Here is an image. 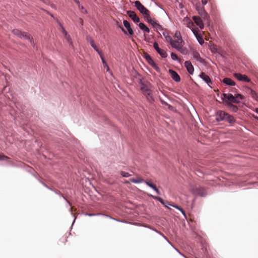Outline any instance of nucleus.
<instances>
[{
  "mask_svg": "<svg viewBox=\"0 0 258 258\" xmlns=\"http://www.w3.org/2000/svg\"><path fill=\"white\" fill-rule=\"evenodd\" d=\"M216 120L218 121L225 120L230 123L235 122V119L232 116L222 110H219L217 112Z\"/></svg>",
  "mask_w": 258,
  "mask_h": 258,
  "instance_id": "f257e3e1",
  "label": "nucleus"
},
{
  "mask_svg": "<svg viewBox=\"0 0 258 258\" xmlns=\"http://www.w3.org/2000/svg\"><path fill=\"white\" fill-rule=\"evenodd\" d=\"M13 33L17 36L20 38H25L29 40L30 42L32 45H34V42L33 38L31 37V36L28 34L27 33L24 32H22L18 29H14L12 31Z\"/></svg>",
  "mask_w": 258,
  "mask_h": 258,
  "instance_id": "f03ea898",
  "label": "nucleus"
},
{
  "mask_svg": "<svg viewBox=\"0 0 258 258\" xmlns=\"http://www.w3.org/2000/svg\"><path fill=\"white\" fill-rule=\"evenodd\" d=\"M154 199H157V200H158L161 204H162L165 207L169 209V208L168 207V206H167V204L169 205H170L171 206H172L173 207H174L176 209L179 210V211H181V212L182 213V214L184 215V216L185 217H186V214H185V213L184 212V211L183 210V209H182L181 207H180L179 206L176 205H174V204H170L168 202H165L164 201V200L160 198V197H153Z\"/></svg>",
  "mask_w": 258,
  "mask_h": 258,
  "instance_id": "7ed1b4c3",
  "label": "nucleus"
},
{
  "mask_svg": "<svg viewBox=\"0 0 258 258\" xmlns=\"http://www.w3.org/2000/svg\"><path fill=\"white\" fill-rule=\"evenodd\" d=\"M191 192L196 196L204 197L206 195V190L201 186L195 187L191 189Z\"/></svg>",
  "mask_w": 258,
  "mask_h": 258,
  "instance_id": "20e7f679",
  "label": "nucleus"
},
{
  "mask_svg": "<svg viewBox=\"0 0 258 258\" xmlns=\"http://www.w3.org/2000/svg\"><path fill=\"white\" fill-rule=\"evenodd\" d=\"M135 7L137 9L142 13L143 15L148 14V13L149 12V11L139 1H136L135 2Z\"/></svg>",
  "mask_w": 258,
  "mask_h": 258,
  "instance_id": "39448f33",
  "label": "nucleus"
},
{
  "mask_svg": "<svg viewBox=\"0 0 258 258\" xmlns=\"http://www.w3.org/2000/svg\"><path fill=\"white\" fill-rule=\"evenodd\" d=\"M183 24L186 27L190 29L192 32L194 29H198V28L195 27L194 23L188 17H185L183 20Z\"/></svg>",
  "mask_w": 258,
  "mask_h": 258,
  "instance_id": "423d86ee",
  "label": "nucleus"
},
{
  "mask_svg": "<svg viewBox=\"0 0 258 258\" xmlns=\"http://www.w3.org/2000/svg\"><path fill=\"white\" fill-rule=\"evenodd\" d=\"M183 44L184 41H183L182 38L173 39L170 44L172 47L176 49L178 48H179V47L181 46V45H183Z\"/></svg>",
  "mask_w": 258,
  "mask_h": 258,
  "instance_id": "0eeeda50",
  "label": "nucleus"
},
{
  "mask_svg": "<svg viewBox=\"0 0 258 258\" xmlns=\"http://www.w3.org/2000/svg\"><path fill=\"white\" fill-rule=\"evenodd\" d=\"M222 99L223 100L224 99H227L228 101H229V103H237V101L236 100L235 98V96H233L231 94H226L224 93L223 94V97H222Z\"/></svg>",
  "mask_w": 258,
  "mask_h": 258,
  "instance_id": "6e6552de",
  "label": "nucleus"
},
{
  "mask_svg": "<svg viewBox=\"0 0 258 258\" xmlns=\"http://www.w3.org/2000/svg\"><path fill=\"white\" fill-rule=\"evenodd\" d=\"M234 76L239 81L246 82H250V79L245 75H242L240 73H235L234 74Z\"/></svg>",
  "mask_w": 258,
  "mask_h": 258,
  "instance_id": "1a4fd4ad",
  "label": "nucleus"
},
{
  "mask_svg": "<svg viewBox=\"0 0 258 258\" xmlns=\"http://www.w3.org/2000/svg\"><path fill=\"white\" fill-rule=\"evenodd\" d=\"M154 47L162 57L165 58L167 57V54L166 52L164 50L160 48L157 42L154 43Z\"/></svg>",
  "mask_w": 258,
  "mask_h": 258,
  "instance_id": "9d476101",
  "label": "nucleus"
},
{
  "mask_svg": "<svg viewBox=\"0 0 258 258\" xmlns=\"http://www.w3.org/2000/svg\"><path fill=\"white\" fill-rule=\"evenodd\" d=\"M144 181V180L140 176H137L136 178H130L128 180H125L124 182L125 183H130L133 182L134 183H140Z\"/></svg>",
  "mask_w": 258,
  "mask_h": 258,
  "instance_id": "9b49d317",
  "label": "nucleus"
},
{
  "mask_svg": "<svg viewBox=\"0 0 258 258\" xmlns=\"http://www.w3.org/2000/svg\"><path fill=\"white\" fill-rule=\"evenodd\" d=\"M192 19L197 26L201 29H204V25L201 18L198 16H194Z\"/></svg>",
  "mask_w": 258,
  "mask_h": 258,
  "instance_id": "f8f14e48",
  "label": "nucleus"
},
{
  "mask_svg": "<svg viewBox=\"0 0 258 258\" xmlns=\"http://www.w3.org/2000/svg\"><path fill=\"white\" fill-rule=\"evenodd\" d=\"M193 33L194 34L195 36L197 38V39L198 41V42H199V43L201 45L203 44L204 43V40L203 38V37L199 34V29H194Z\"/></svg>",
  "mask_w": 258,
  "mask_h": 258,
  "instance_id": "ddd939ff",
  "label": "nucleus"
},
{
  "mask_svg": "<svg viewBox=\"0 0 258 258\" xmlns=\"http://www.w3.org/2000/svg\"><path fill=\"white\" fill-rule=\"evenodd\" d=\"M184 66L186 68L187 71L190 75H192L194 72V68L190 61H185Z\"/></svg>",
  "mask_w": 258,
  "mask_h": 258,
  "instance_id": "4468645a",
  "label": "nucleus"
},
{
  "mask_svg": "<svg viewBox=\"0 0 258 258\" xmlns=\"http://www.w3.org/2000/svg\"><path fill=\"white\" fill-rule=\"evenodd\" d=\"M128 16L135 22L138 23L140 21L139 18L137 16L136 14L132 11H127Z\"/></svg>",
  "mask_w": 258,
  "mask_h": 258,
  "instance_id": "2eb2a0df",
  "label": "nucleus"
},
{
  "mask_svg": "<svg viewBox=\"0 0 258 258\" xmlns=\"http://www.w3.org/2000/svg\"><path fill=\"white\" fill-rule=\"evenodd\" d=\"M200 77L206 82L208 85L211 87V84H212V82L210 77L206 75L205 73L202 72L200 75Z\"/></svg>",
  "mask_w": 258,
  "mask_h": 258,
  "instance_id": "dca6fc26",
  "label": "nucleus"
},
{
  "mask_svg": "<svg viewBox=\"0 0 258 258\" xmlns=\"http://www.w3.org/2000/svg\"><path fill=\"white\" fill-rule=\"evenodd\" d=\"M170 74L172 77V78L176 82H178L180 81V76L178 74L174 71L170 70H169Z\"/></svg>",
  "mask_w": 258,
  "mask_h": 258,
  "instance_id": "f3484780",
  "label": "nucleus"
},
{
  "mask_svg": "<svg viewBox=\"0 0 258 258\" xmlns=\"http://www.w3.org/2000/svg\"><path fill=\"white\" fill-rule=\"evenodd\" d=\"M141 89L144 94L152 91V90L151 89V85L150 84L147 85L145 84H142Z\"/></svg>",
  "mask_w": 258,
  "mask_h": 258,
  "instance_id": "a211bd4d",
  "label": "nucleus"
},
{
  "mask_svg": "<svg viewBox=\"0 0 258 258\" xmlns=\"http://www.w3.org/2000/svg\"><path fill=\"white\" fill-rule=\"evenodd\" d=\"M144 57L149 62V63L153 67H156L155 63L149 54L147 53H144Z\"/></svg>",
  "mask_w": 258,
  "mask_h": 258,
  "instance_id": "6ab92c4d",
  "label": "nucleus"
},
{
  "mask_svg": "<svg viewBox=\"0 0 258 258\" xmlns=\"http://www.w3.org/2000/svg\"><path fill=\"white\" fill-rule=\"evenodd\" d=\"M123 23L124 26L127 30V31L128 32V33L130 35H133V33H134V31H133V29L131 28V25H130V23L127 21H126V20H124L123 22Z\"/></svg>",
  "mask_w": 258,
  "mask_h": 258,
  "instance_id": "aec40b11",
  "label": "nucleus"
},
{
  "mask_svg": "<svg viewBox=\"0 0 258 258\" xmlns=\"http://www.w3.org/2000/svg\"><path fill=\"white\" fill-rule=\"evenodd\" d=\"M87 40L88 42L90 43L91 46L97 52H98L100 50L98 48L97 46L95 45V43L94 40L89 36L87 37Z\"/></svg>",
  "mask_w": 258,
  "mask_h": 258,
  "instance_id": "412c9836",
  "label": "nucleus"
},
{
  "mask_svg": "<svg viewBox=\"0 0 258 258\" xmlns=\"http://www.w3.org/2000/svg\"><path fill=\"white\" fill-rule=\"evenodd\" d=\"M143 182H145L147 185H148L151 188H152L154 190H155L157 194L159 195L160 194L159 190L158 189V188L156 187V185L155 184L150 182L148 181H146V180H144V181Z\"/></svg>",
  "mask_w": 258,
  "mask_h": 258,
  "instance_id": "4be33fe9",
  "label": "nucleus"
},
{
  "mask_svg": "<svg viewBox=\"0 0 258 258\" xmlns=\"http://www.w3.org/2000/svg\"><path fill=\"white\" fill-rule=\"evenodd\" d=\"M223 82L227 85L235 86V83L231 79L225 78L223 80Z\"/></svg>",
  "mask_w": 258,
  "mask_h": 258,
  "instance_id": "5701e85b",
  "label": "nucleus"
},
{
  "mask_svg": "<svg viewBox=\"0 0 258 258\" xmlns=\"http://www.w3.org/2000/svg\"><path fill=\"white\" fill-rule=\"evenodd\" d=\"M98 53L99 54L100 57L102 60V63L103 64L104 67H107V71H108L109 70V68L106 62V61L105 60L103 56V54L101 51H99Z\"/></svg>",
  "mask_w": 258,
  "mask_h": 258,
  "instance_id": "b1692460",
  "label": "nucleus"
},
{
  "mask_svg": "<svg viewBox=\"0 0 258 258\" xmlns=\"http://www.w3.org/2000/svg\"><path fill=\"white\" fill-rule=\"evenodd\" d=\"M147 100L150 102H152L154 101V98L153 96V95L152 94V91L149 92V93H147L145 94H144Z\"/></svg>",
  "mask_w": 258,
  "mask_h": 258,
  "instance_id": "393cba45",
  "label": "nucleus"
},
{
  "mask_svg": "<svg viewBox=\"0 0 258 258\" xmlns=\"http://www.w3.org/2000/svg\"><path fill=\"white\" fill-rule=\"evenodd\" d=\"M139 27L141 29L144 30V31L146 32L147 33H149L150 29L148 27L146 26L145 24L142 23H140L139 25Z\"/></svg>",
  "mask_w": 258,
  "mask_h": 258,
  "instance_id": "a878e982",
  "label": "nucleus"
},
{
  "mask_svg": "<svg viewBox=\"0 0 258 258\" xmlns=\"http://www.w3.org/2000/svg\"><path fill=\"white\" fill-rule=\"evenodd\" d=\"M179 51H180L181 53L184 54H186L187 53V49L183 47V45H181L179 47V48H178L177 49Z\"/></svg>",
  "mask_w": 258,
  "mask_h": 258,
  "instance_id": "bb28decb",
  "label": "nucleus"
},
{
  "mask_svg": "<svg viewBox=\"0 0 258 258\" xmlns=\"http://www.w3.org/2000/svg\"><path fill=\"white\" fill-rule=\"evenodd\" d=\"M228 105L233 111L236 112L238 110V107L236 106L231 104V103H228Z\"/></svg>",
  "mask_w": 258,
  "mask_h": 258,
  "instance_id": "cd10ccee",
  "label": "nucleus"
},
{
  "mask_svg": "<svg viewBox=\"0 0 258 258\" xmlns=\"http://www.w3.org/2000/svg\"><path fill=\"white\" fill-rule=\"evenodd\" d=\"M235 98L236 100L237 101V103H238L240 102V101L241 100L243 99V96L240 94H237V95H236L235 96Z\"/></svg>",
  "mask_w": 258,
  "mask_h": 258,
  "instance_id": "c85d7f7f",
  "label": "nucleus"
},
{
  "mask_svg": "<svg viewBox=\"0 0 258 258\" xmlns=\"http://www.w3.org/2000/svg\"><path fill=\"white\" fill-rule=\"evenodd\" d=\"M64 38L66 40L71 44L72 45V39L71 38V36L69 34H67L64 36Z\"/></svg>",
  "mask_w": 258,
  "mask_h": 258,
  "instance_id": "c756f323",
  "label": "nucleus"
},
{
  "mask_svg": "<svg viewBox=\"0 0 258 258\" xmlns=\"http://www.w3.org/2000/svg\"><path fill=\"white\" fill-rule=\"evenodd\" d=\"M144 16L146 21L150 23L152 20L150 16V12L148 13V14H145Z\"/></svg>",
  "mask_w": 258,
  "mask_h": 258,
  "instance_id": "7c9ffc66",
  "label": "nucleus"
},
{
  "mask_svg": "<svg viewBox=\"0 0 258 258\" xmlns=\"http://www.w3.org/2000/svg\"><path fill=\"white\" fill-rule=\"evenodd\" d=\"M251 95L252 98H254L256 100H258V96L255 91L251 90Z\"/></svg>",
  "mask_w": 258,
  "mask_h": 258,
  "instance_id": "2f4dec72",
  "label": "nucleus"
},
{
  "mask_svg": "<svg viewBox=\"0 0 258 258\" xmlns=\"http://www.w3.org/2000/svg\"><path fill=\"white\" fill-rule=\"evenodd\" d=\"M171 57L173 60H179V58H178L177 55L175 53H173V52L171 53Z\"/></svg>",
  "mask_w": 258,
  "mask_h": 258,
  "instance_id": "473e14b6",
  "label": "nucleus"
},
{
  "mask_svg": "<svg viewBox=\"0 0 258 258\" xmlns=\"http://www.w3.org/2000/svg\"><path fill=\"white\" fill-rule=\"evenodd\" d=\"M120 174L123 177H128L131 176V175L125 171H121L120 172Z\"/></svg>",
  "mask_w": 258,
  "mask_h": 258,
  "instance_id": "72a5a7b5",
  "label": "nucleus"
},
{
  "mask_svg": "<svg viewBox=\"0 0 258 258\" xmlns=\"http://www.w3.org/2000/svg\"><path fill=\"white\" fill-rule=\"evenodd\" d=\"M193 56L195 58H196L198 60H199L200 58V54L197 51H194L193 52Z\"/></svg>",
  "mask_w": 258,
  "mask_h": 258,
  "instance_id": "f704fd0d",
  "label": "nucleus"
},
{
  "mask_svg": "<svg viewBox=\"0 0 258 258\" xmlns=\"http://www.w3.org/2000/svg\"><path fill=\"white\" fill-rule=\"evenodd\" d=\"M165 38L166 39V41L169 42L170 44H171V43L173 40L172 37L170 36H169V35H167V36Z\"/></svg>",
  "mask_w": 258,
  "mask_h": 258,
  "instance_id": "c9c22d12",
  "label": "nucleus"
},
{
  "mask_svg": "<svg viewBox=\"0 0 258 258\" xmlns=\"http://www.w3.org/2000/svg\"><path fill=\"white\" fill-rule=\"evenodd\" d=\"M154 28L156 29V30H157V31H163V29L162 27L159 24L156 25V27H154Z\"/></svg>",
  "mask_w": 258,
  "mask_h": 258,
  "instance_id": "e433bc0d",
  "label": "nucleus"
},
{
  "mask_svg": "<svg viewBox=\"0 0 258 258\" xmlns=\"http://www.w3.org/2000/svg\"><path fill=\"white\" fill-rule=\"evenodd\" d=\"M182 38L179 32L176 31L174 35V39Z\"/></svg>",
  "mask_w": 258,
  "mask_h": 258,
  "instance_id": "4c0bfd02",
  "label": "nucleus"
},
{
  "mask_svg": "<svg viewBox=\"0 0 258 258\" xmlns=\"http://www.w3.org/2000/svg\"><path fill=\"white\" fill-rule=\"evenodd\" d=\"M150 23L153 26L154 28L155 27L156 25L158 24V23L153 19L151 20Z\"/></svg>",
  "mask_w": 258,
  "mask_h": 258,
  "instance_id": "58836bf2",
  "label": "nucleus"
},
{
  "mask_svg": "<svg viewBox=\"0 0 258 258\" xmlns=\"http://www.w3.org/2000/svg\"><path fill=\"white\" fill-rule=\"evenodd\" d=\"M61 32L62 34L64 35V36L68 34L67 32L65 30L64 28L63 27H61Z\"/></svg>",
  "mask_w": 258,
  "mask_h": 258,
  "instance_id": "ea45409f",
  "label": "nucleus"
},
{
  "mask_svg": "<svg viewBox=\"0 0 258 258\" xmlns=\"http://www.w3.org/2000/svg\"><path fill=\"white\" fill-rule=\"evenodd\" d=\"M8 159L7 156L4 155H0V160H6Z\"/></svg>",
  "mask_w": 258,
  "mask_h": 258,
  "instance_id": "a19ab883",
  "label": "nucleus"
},
{
  "mask_svg": "<svg viewBox=\"0 0 258 258\" xmlns=\"http://www.w3.org/2000/svg\"><path fill=\"white\" fill-rule=\"evenodd\" d=\"M202 3L203 5H205L208 3V0H202Z\"/></svg>",
  "mask_w": 258,
  "mask_h": 258,
  "instance_id": "79ce46f5",
  "label": "nucleus"
},
{
  "mask_svg": "<svg viewBox=\"0 0 258 258\" xmlns=\"http://www.w3.org/2000/svg\"><path fill=\"white\" fill-rule=\"evenodd\" d=\"M119 27L120 28L122 32H123L125 34H127L126 31L122 27H121V26H119Z\"/></svg>",
  "mask_w": 258,
  "mask_h": 258,
  "instance_id": "37998d69",
  "label": "nucleus"
},
{
  "mask_svg": "<svg viewBox=\"0 0 258 258\" xmlns=\"http://www.w3.org/2000/svg\"><path fill=\"white\" fill-rule=\"evenodd\" d=\"M209 18V16H208V15L207 14V13H205V16L204 17V19L205 20L206 19H207V20H208Z\"/></svg>",
  "mask_w": 258,
  "mask_h": 258,
  "instance_id": "c03bdc74",
  "label": "nucleus"
},
{
  "mask_svg": "<svg viewBox=\"0 0 258 258\" xmlns=\"http://www.w3.org/2000/svg\"><path fill=\"white\" fill-rule=\"evenodd\" d=\"M162 34H163V36H164L165 37L167 36V35H168V32H166V31H163V32H162Z\"/></svg>",
  "mask_w": 258,
  "mask_h": 258,
  "instance_id": "a18cd8bd",
  "label": "nucleus"
},
{
  "mask_svg": "<svg viewBox=\"0 0 258 258\" xmlns=\"http://www.w3.org/2000/svg\"><path fill=\"white\" fill-rule=\"evenodd\" d=\"M255 112L258 113V108H255Z\"/></svg>",
  "mask_w": 258,
  "mask_h": 258,
  "instance_id": "49530a36",
  "label": "nucleus"
},
{
  "mask_svg": "<svg viewBox=\"0 0 258 258\" xmlns=\"http://www.w3.org/2000/svg\"><path fill=\"white\" fill-rule=\"evenodd\" d=\"M50 16H51V17H53V15H52V14H50Z\"/></svg>",
  "mask_w": 258,
  "mask_h": 258,
  "instance_id": "de8ad7c7",
  "label": "nucleus"
},
{
  "mask_svg": "<svg viewBox=\"0 0 258 258\" xmlns=\"http://www.w3.org/2000/svg\"><path fill=\"white\" fill-rule=\"evenodd\" d=\"M104 67L107 69V67Z\"/></svg>",
  "mask_w": 258,
  "mask_h": 258,
  "instance_id": "09e8293b",
  "label": "nucleus"
}]
</instances>
